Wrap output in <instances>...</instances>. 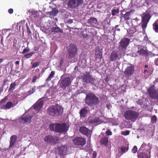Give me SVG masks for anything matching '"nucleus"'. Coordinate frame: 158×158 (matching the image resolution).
Masks as SVG:
<instances>
[{
	"mask_svg": "<svg viewBox=\"0 0 158 158\" xmlns=\"http://www.w3.org/2000/svg\"><path fill=\"white\" fill-rule=\"evenodd\" d=\"M86 139L81 137H76L73 141V143L76 145L83 146L86 143Z\"/></svg>",
	"mask_w": 158,
	"mask_h": 158,
	"instance_id": "11",
	"label": "nucleus"
},
{
	"mask_svg": "<svg viewBox=\"0 0 158 158\" xmlns=\"http://www.w3.org/2000/svg\"><path fill=\"white\" fill-rule=\"evenodd\" d=\"M130 40L127 38H124L121 40L118 46L119 50L121 52H124Z\"/></svg>",
	"mask_w": 158,
	"mask_h": 158,
	"instance_id": "8",
	"label": "nucleus"
},
{
	"mask_svg": "<svg viewBox=\"0 0 158 158\" xmlns=\"http://www.w3.org/2000/svg\"><path fill=\"white\" fill-rule=\"evenodd\" d=\"M52 30L54 32L57 33L60 32L61 33L63 32V31L58 27H53L52 28Z\"/></svg>",
	"mask_w": 158,
	"mask_h": 158,
	"instance_id": "31",
	"label": "nucleus"
},
{
	"mask_svg": "<svg viewBox=\"0 0 158 158\" xmlns=\"http://www.w3.org/2000/svg\"><path fill=\"white\" fill-rule=\"evenodd\" d=\"M134 72V66L131 65L125 69L124 73L126 77H129L133 74Z\"/></svg>",
	"mask_w": 158,
	"mask_h": 158,
	"instance_id": "13",
	"label": "nucleus"
},
{
	"mask_svg": "<svg viewBox=\"0 0 158 158\" xmlns=\"http://www.w3.org/2000/svg\"><path fill=\"white\" fill-rule=\"evenodd\" d=\"M29 17L32 20H34L39 15L38 12L34 10H29Z\"/></svg>",
	"mask_w": 158,
	"mask_h": 158,
	"instance_id": "20",
	"label": "nucleus"
},
{
	"mask_svg": "<svg viewBox=\"0 0 158 158\" xmlns=\"http://www.w3.org/2000/svg\"><path fill=\"white\" fill-rule=\"evenodd\" d=\"M85 102L88 106H92L98 104L99 99L98 97L93 93H88L85 99Z\"/></svg>",
	"mask_w": 158,
	"mask_h": 158,
	"instance_id": "2",
	"label": "nucleus"
},
{
	"mask_svg": "<svg viewBox=\"0 0 158 158\" xmlns=\"http://www.w3.org/2000/svg\"><path fill=\"white\" fill-rule=\"evenodd\" d=\"M34 54V53L33 52H31L28 53L24 55V57L26 58H29L31 57L33 54Z\"/></svg>",
	"mask_w": 158,
	"mask_h": 158,
	"instance_id": "33",
	"label": "nucleus"
},
{
	"mask_svg": "<svg viewBox=\"0 0 158 158\" xmlns=\"http://www.w3.org/2000/svg\"><path fill=\"white\" fill-rule=\"evenodd\" d=\"M119 55L118 52L116 51H113L111 53L110 56V60L111 61H115L119 59Z\"/></svg>",
	"mask_w": 158,
	"mask_h": 158,
	"instance_id": "21",
	"label": "nucleus"
},
{
	"mask_svg": "<svg viewBox=\"0 0 158 158\" xmlns=\"http://www.w3.org/2000/svg\"><path fill=\"white\" fill-rule=\"evenodd\" d=\"M128 147H125L124 146H122L121 147V149L122 152L125 153L128 150Z\"/></svg>",
	"mask_w": 158,
	"mask_h": 158,
	"instance_id": "37",
	"label": "nucleus"
},
{
	"mask_svg": "<svg viewBox=\"0 0 158 158\" xmlns=\"http://www.w3.org/2000/svg\"><path fill=\"white\" fill-rule=\"evenodd\" d=\"M82 81L87 84H93L94 83L95 79L89 74H85L83 76Z\"/></svg>",
	"mask_w": 158,
	"mask_h": 158,
	"instance_id": "14",
	"label": "nucleus"
},
{
	"mask_svg": "<svg viewBox=\"0 0 158 158\" xmlns=\"http://www.w3.org/2000/svg\"><path fill=\"white\" fill-rule=\"evenodd\" d=\"M102 53L100 51L99 48H97L95 50L94 57L96 61H98L99 62L101 60V59L102 58Z\"/></svg>",
	"mask_w": 158,
	"mask_h": 158,
	"instance_id": "19",
	"label": "nucleus"
},
{
	"mask_svg": "<svg viewBox=\"0 0 158 158\" xmlns=\"http://www.w3.org/2000/svg\"><path fill=\"white\" fill-rule=\"evenodd\" d=\"M44 101L43 98L39 99L34 104L33 106V108L38 111L40 110L43 107L44 104Z\"/></svg>",
	"mask_w": 158,
	"mask_h": 158,
	"instance_id": "16",
	"label": "nucleus"
},
{
	"mask_svg": "<svg viewBox=\"0 0 158 158\" xmlns=\"http://www.w3.org/2000/svg\"><path fill=\"white\" fill-rule=\"evenodd\" d=\"M3 59H0V64L3 62Z\"/></svg>",
	"mask_w": 158,
	"mask_h": 158,
	"instance_id": "60",
	"label": "nucleus"
},
{
	"mask_svg": "<svg viewBox=\"0 0 158 158\" xmlns=\"http://www.w3.org/2000/svg\"><path fill=\"white\" fill-rule=\"evenodd\" d=\"M8 99V97L7 96H6L4 98L2 99L0 102V106H2L1 105L2 103H3L7 100Z\"/></svg>",
	"mask_w": 158,
	"mask_h": 158,
	"instance_id": "39",
	"label": "nucleus"
},
{
	"mask_svg": "<svg viewBox=\"0 0 158 158\" xmlns=\"http://www.w3.org/2000/svg\"><path fill=\"white\" fill-rule=\"evenodd\" d=\"M148 65H145V68H148Z\"/></svg>",
	"mask_w": 158,
	"mask_h": 158,
	"instance_id": "62",
	"label": "nucleus"
},
{
	"mask_svg": "<svg viewBox=\"0 0 158 158\" xmlns=\"http://www.w3.org/2000/svg\"><path fill=\"white\" fill-rule=\"evenodd\" d=\"M157 0H152V1L153 2H154L155 3H156V2L157 1Z\"/></svg>",
	"mask_w": 158,
	"mask_h": 158,
	"instance_id": "61",
	"label": "nucleus"
},
{
	"mask_svg": "<svg viewBox=\"0 0 158 158\" xmlns=\"http://www.w3.org/2000/svg\"><path fill=\"white\" fill-rule=\"evenodd\" d=\"M8 12L10 14H12L13 12V10L12 9H10L8 10Z\"/></svg>",
	"mask_w": 158,
	"mask_h": 158,
	"instance_id": "50",
	"label": "nucleus"
},
{
	"mask_svg": "<svg viewBox=\"0 0 158 158\" xmlns=\"http://www.w3.org/2000/svg\"><path fill=\"white\" fill-rule=\"evenodd\" d=\"M100 119L98 117H96L91 120V122L92 123H97L100 121Z\"/></svg>",
	"mask_w": 158,
	"mask_h": 158,
	"instance_id": "35",
	"label": "nucleus"
},
{
	"mask_svg": "<svg viewBox=\"0 0 158 158\" xmlns=\"http://www.w3.org/2000/svg\"><path fill=\"white\" fill-rule=\"evenodd\" d=\"M57 149L60 155L63 156L67 154L68 149L66 146L62 145L58 147Z\"/></svg>",
	"mask_w": 158,
	"mask_h": 158,
	"instance_id": "17",
	"label": "nucleus"
},
{
	"mask_svg": "<svg viewBox=\"0 0 158 158\" xmlns=\"http://www.w3.org/2000/svg\"><path fill=\"white\" fill-rule=\"evenodd\" d=\"M60 87L63 89H65L71 84V79L69 77L63 78L60 81Z\"/></svg>",
	"mask_w": 158,
	"mask_h": 158,
	"instance_id": "12",
	"label": "nucleus"
},
{
	"mask_svg": "<svg viewBox=\"0 0 158 158\" xmlns=\"http://www.w3.org/2000/svg\"><path fill=\"white\" fill-rule=\"evenodd\" d=\"M97 156L96 152H94L93 154V158H95Z\"/></svg>",
	"mask_w": 158,
	"mask_h": 158,
	"instance_id": "52",
	"label": "nucleus"
},
{
	"mask_svg": "<svg viewBox=\"0 0 158 158\" xmlns=\"http://www.w3.org/2000/svg\"><path fill=\"white\" fill-rule=\"evenodd\" d=\"M118 25H116L115 26V29L117 31H120V28H118Z\"/></svg>",
	"mask_w": 158,
	"mask_h": 158,
	"instance_id": "51",
	"label": "nucleus"
},
{
	"mask_svg": "<svg viewBox=\"0 0 158 158\" xmlns=\"http://www.w3.org/2000/svg\"><path fill=\"white\" fill-rule=\"evenodd\" d=\"M36 71H39V69H36Z\"/></svg>",
	"mask_w": 158,
	"mask_h": 158,
	"instance_id": "63",
	"label": "nucleus"
},
{
	"mask_svg": "<svg viewBox=\"0 0 158 158\" xmlns=\"http://www.w3.org/2000/svg\"><path fill=\"white\" fill-rule=\"evenodd\" d=\"M50 129L52 131L58 133H63L67 131L68 129L65 123H51L49 125Z\"/></svg>",
	"mask_w": 158,
	"mask_h": 158,
	"instance_id": "3",
	"label": "nucleus"
},
{
	"mask_svg": "<svg viewBox=\"0 0 158 158\" xmlns=\"http://www.w3.org/2000/svg\"><path fill=\"white\" fill-rule=\"evenodd\" d=\"M1 43L2 45L3 46V47L4 46V44L3 43V38L2 37V38L1 40Z\"/></svg>",
	"mask_w": 158,
	"mask_h": 158,
	"instance_id": "53",
	"label": "nucleus"
},
{
	"mask_svg": "<svg viewBox=\"0 0 158 158\" xmlns=\"http://www.w3.org/2000/svg\"><path fill=\"white\" fill-rule=\"evenodd\" d=\"M87 107L85 106L83 108H82L79 112L80 117L84 118L85 117L88 113Z\"/></svg>",
	"mask_w": 158,
	"mask_h": 158,
	"instance_id": "24",
	"label": "nucleus"
},
{
	"mask_svg": "<svg viewBox=\"0 0 158 158\" xmlns=\"http://www.w3.org/2000/svg\"><path fill=\"white\" fill-rule=\"evenodd\" d=\"M104 80H105V81H106V82H108L109 81V79H108V76H107L105 78V79H104Z\"/></svg>",
	"mask_w": 158,
	"mask_h": 158,
	"instance_id": "57",
	"label": "nucleus"
},
{
	"mask_svg": "<svg viewBox=\"0 0 158 158\" xmlns=\"http://www.w3.org/2000/svg\"><path fill=\"white\" fill-rule=\"evenodd\" d=\"M157 61H156V65H158V64H156V63H157Z\"/></svg>",
	"mask_w": 158,
	"mask_h": 158,
	"instance_id": "64",
	"label": "nucleus"
},
{
	"mask_svg": "<svg viewBox=\"0 0 158 158\" xmlns=\"http://www.w3.org/2000/svg\"><path fill=\"white\" fill-rule=\"evenodd\" d=\"M63 60L64 59L63 58H61L60 59V63H59V65L60 66H61L62 65L63 63Z\"/></svg>",
	"mask_w": 158,
	"mask_h": 158,
	"instance_id": "48",
	"label": "nucleus"
},
{
	"mask_svg": "<svg viewBox=\"0 0 158 158\" xmlns=\"http://www.w3.org/2000/svg\"><path fill=\"white\" fill-rule=\"evenodd\" d=\"M138 158H143V156L142 154H139L138 155Z\"/></svg>",
	"mask_w": 158,
	"mask_h": 158,
	"instance_id": "56",
	"label": "nucleus"
},
{
	"mask_svg": "<svg viewBox=\"0 0 158 158\" xmlns=\"http://www.w3.org/2000/svg\"><path fill=\"white\" fill-rule=\"evenodd\" d=\"M40 62H35L33 63H32L31 62V65H32V66L31 67V68H35L36 67L38 66L40 64Z\"/></svg>",
	"mask_w": 158,
	"mask_h": 158,
	"instance_id": "36",
	"label": "nucleus"
},
{
	"mask_svg": "<svg viewBox=\"0 0 158 158\" xmlns=\"http://www.w3.org/2000/svg\"><path fill=\"white\" fill-rule=\"evenodd\" d=\"M35 86H34L33 87H32L31 89L27 92L28 95H30L33 93L34 92H35Z\"/></svg>",
	"mask_w": 158,
	"mask_h": 158,
	"instance_id": "32",
	"label": "nucleus"
},
{
	"mask_svg": "<svg viewBox=\"0 0 158 158\" xmlns=\"http://www.w3.org/2000/svg\"><path fill=\"white\" fill-rule=\"evenodd\" d=\"M157 117L156 115L153 116L151 118V122L152 123H155L156 122Z\"/></svg>",
	"mask_w": 158,
	"mask_h": 158,
	"instance_id": "40",
	"label": "nucleus"
},
{
	"mask_svg": "<svg viewBox=\"0 0 158 158\" xmlns=\"http://www.w3.org/2000/svg\"><path fill=\"white\" fill-rule=\"evenodd\" d=\"M106 134L107 135H112V132L109 129L106 131Z\"/></svg>",
	"mask_w": 158,
	"mask_h": 158,
	"instance_id": "44",
	"label": "nucleus"
},
{
	"mask_svg": "<svg viewBox=\"0 0 158 158\" xmlns=\"http://www.w3.org/2000/svg\"><path fill=\"white\" fill-rule=\"evenodd\" d=\"M55 72L54 71H52L51 72L50 74L49 75L48 77L46 80V81L47 82H48L49 81L51 80L52 78L53 77L55 74Z\"/></svg>",
	"mask_w": 158,
	"mask_h": 158,
	"instance_id": "30",
	"label": "nucleus"
},
{
	"mask_svg": "<svg viewBox=\"0 0 158 158\" xmlns=\"http://www.w3.org/2000/svg\"><path fill=\"white\" fill-rule=\"evenodd\" d=\"M30 50L29 48H24L23 50V51L22 52V53L23 54H24L27 52H28Z\"/></svg>",
	"mask_w": 158,
	"mask_h": 158,
	"instance_id": "42",
	"label": "nucleus"
},
{
	"mask_svg": "<svg viewBox=\"0 0 158 158\" xmlns=\"http://www.w3.org/2000/svg\"><path fill=\"white\" fill-rule=\"evenodd\" d=\"M11 102H8L5 105L1 106V108L4 110L10 109L12 107H13L15 106Z\"/></svg>",
	"mask_w": 158,
	"mask_h": 158,
	"instance_id": "22",
	"label": "nucleus"
},
{
	"mask_svg": "<svg viewBox=\"0 0 158 158\" xmlns=\"http://www.w3.org/2000/svg\"><path fill=\"white\" fill-rule=\"evenodd\" d=\"M82 35L83 38L86 39L89 36V34H83Z\"/></svg>",
	"mask_w": 158,
	"mask_h": 158,
	"instance_id": "46",
	"label": "nucleus"
},
{
	"mask_svg": "<svg viewBox=\"0 0 158 158\" xmlns=\"http://www.w3.org/2000/svg\"><path fill=\"white\" fill-rule=\"evenodd\" d=\"M136 32V29L135 28H132L131 29H129L127 31L129 36H133L134 34Z\"/></svg>",
	"mask_w": 158,
	"mask_h": 158,
	"instance_id": "27",
	"label": "nucleus"
},
{
	"mask_svg": "<svg viewBox=\"0 0 158 158\" xmlns=\"http://www.w3.org/2000/svg\"><path fill=\"white\" fill-rule=\"evenodd\" d=\"M116 10L115 9H113L111 10V14L113 16H114L116 14Z\"/></svg>",
	"mask_w": 158,
	"mask_h": 158,
	"instance_id": "45",
	"label": "nucleus"
},
{
	"mask_svg": "<svg viewBox=\"0 0 158 158\" xmlns=\"http://www.w3.org/2000/svg\"><path fill=\"white\" fill-rule=\"evenodd\" d=\"M80 132L82 134L88 136L89 135H91V132L90 130L87 128L85 126L81 127L79 129Z\"/></svg>",
	"mask_w": 158,
	"mask_h": 158,
	"instance_id": "18",
	"label": "nucleus"
},
{
	"mask_svg": "<svg viewBox=\"0 0 158 158\" xmlns=\"http://www.w3.org/2000/svg\"><path fill=\"white\" fill-rule=\"evenodd\" d=\"M137 53H138L140 55H147L148 53L144 50L143 49H141L140 50H138L137 52Z\"/></svg>",
	"mask_w": 158,
	"mask_h": 158,
	"instance_id": "29",
	"label": "nucleus"
},
{
	"mask_svg": "<svg viewBox=\"0 0 158 158\" xmlns=\"http://www.w3.org/2000/svg\"><path fill=\"white\" fill-rule=\"evenodd\" d=\"M77 48L76 45L73 44H70L67 50L68 57L71 59L74 57L77 53Z\"/></svg>",
	"mask_w": 158,
	"mask_h": 158,
	"instance_id": "6",
	"label": "nucleus"
},
{
	"mask_svg": "<svg viewBox=\"0 0 158 158\" xmlns=\"http://www.w3.org/2000/svg\"><path fill=\"white\" fill-rule=\"evenodd\" d=\"M44 140L46 143L51 145H54L59 143L60 139L55 135H48L44 137Z\"/></svg>",
	"mask_w": 158,
	"mask_h": 158,
	"instance_id": "5",
	"label": "nucleus"
},
{
	"mask_svg": "<svg viewBox=\"0 0 158 158\" xmlns=\"http://www.w3.org/2000/svg\"><path fill=\"white\" fill-rule=\"evenodd\" d=\"M110 106H111L110 104H107L106 105V108L109 109L110 108Z\"/></svg>",
	"mask_w": 158,
	"mask_h": 158,
	"instance_id": "54",
	"label": "nucleus"
},
{
	"mask_svg": "<svg viewBox=\"0 0 158 158\" xmlns=\"http://www.w3.org/2000/svg\"><path fill=\"white\" fill-rule=\"evenodd\" d=\"M37 78V76H35L32 79V82L34 83L36 81Z\"/></svg>",
	"mask_w": 158,
	"mask_h": 158,
	"instance_id": "49",
	"label": "nucleus"
},
{
	"mask_svg": "<svg viewBox=\"0 0 158 158\" xmlns=\"http://www.w3.org/2000/svg\"><path fill=\"white\" fill-rule=\"evenodd\" d=\"M26 24H27V23ZM27 31L28 32V33L29 34H31V31L30 30V29L27 25Z\"/></svg>",
	"mask_w": 158,
	"mask_h": 158,
	"instance_id": "47",
	"label": "nucleus"
},
{
	"mask_svg": "<svg viewBox=\"0 0 158 158\" xmlns=\"http://www.w3.org/2000/svg\"><path fill=\"white\" fill-rule=\"evenodd\" d=\"M15 85L16 84L15 82L11 83L10 85V87L9 89V91H13L15 89Z\"/></svg>",
	"mask_w": 158,
	"mask_h": 158,
	"instance_id": "34",
	"label": "nucleus"
},
{
	"mask_svg": "<svg viewBox=\"0 0 158 158\" xmlns=\"http://www.w3.org/2000/svg\"><path fill=\"white\" fill-rule=\"evenodd\" d=\"M130 11L126 12L124 15H123V16H122V17H123L125 20L127 21L130 19Z\"/></svg>",
	"mask_w": 158,
	"mask_h": 158,
	"instance_id": "28",
	"label": "nucleus"
},
{
	"mask_svg": "<svg viewBox=\"0 0 158 158\" xmlns=\"http://www.w3.org/2000/svg\"><path fill=\"white\" fill-rule=\"evenodd\" d=\"M17 137L15 135H13L10 138L9 148L13 147L17 142Z\"/></svg>",
	"mask_w": 158,
	"mask_h": 158,
	"instance_id": "23",
	"label": "nucleus"
},
{
	"mask_svg": "<svg viewBox=\"0 0 158 158\" xmlns=\"http://www.w3.org/2000/svg\"><path fill=\"white\" fill-rule=\"evenodd\" d=\"M116 10V13L118 14L119 13V10L118 9H117Z\"/></svg>",
	"mask_w": 158,
	"mask_h": 158,
	"instance_id": "59",
	"label": "nucleus"
},
{
	"mask_svg": "<svg viewBox=\"0 0 158 158\" xmlns=\"http://www.w3.org/2000/svg\"><path fill=\"white\" fill-rule=\"evenodd\" d=\"M33 116L30 114L26 115L25 116H23L19 118V121L21 123H29L31 122V119Z\"/></svg>",
	"mask_w": 158,
	"mask_h": 158,
	"instance_id": "15",
	"label": "nucleus"
},
{
	"mask_svg": "<svg viewBox=\"0 0 158 158\" xmlns=\"http://www.w3.org/2000/svg\"><path fill=\"white\" fill-rule=\"evenodd\" d=\"M83 0H69L67 3L68 7L69 10L78 7L79 5L82 3Z\"/></svg>",
	"mask_w": 158,
	"mask_h": 158,
	"instance_id": "9",
	"label": "nucleus"
},
{
	"mask_svg": "<svg viewBox=\"0 0 158 158\" xmlns=\"http://www.w3.org/2000/svg\"><path fill=\"white\" fill-rule=\"evenodd\" d=\"M68 23L69 24H71L73 23V19H70L68 20Z\"/></svg>",
	"mask_w": 158,
	"mask_h": 158,
	"instance_id": "55",
	"label": "nucleus"
},
{
	"mask_svg": "<svg viewBox=\"0 0 158 158\" xmlns=\"http://www.w3.org/2000/svg\"><path fill=\"white\" fill-rule=\"evenodd\" d=\"M15 63L16 65H19V61L18 60L16 61Z\"/></svg>",
	"mask_w": 158,
	"mask_h": 158,
	"instance_id": "58",
	"label": "nucleus"
},
{
	"mask_svg": "<svg viewBox=\"0 0 158 158\" xmlns=\"http://www.w3.org/2000/svg\"><path fill=\"white\" fill-rule=\"evenodd\" d=\"M153 28L156 32H157L158 30V24H157L156 22L153 24Z\"/></svg>",
	"mask_w": 158,
	"mask_h": 158,
	"instance_id": "38",
	"label": "nucleus"
},
{
	"mask_svg": "<svg viewBox=\"0 0 158 158\" xmlns=\"http://www.w3.org/2000/svg\"><path fill=\"white\" fill-rule=\"evenodd\" d=\"M63 111V107L58 104L52 105L49 107L47 110V112L49 115L55 117L61 115Z\"/></svg>",
	"mask_w": 158,
	"mask_h": 158,
	"instance_id": "1",
	"label": "nucleus"
},
{
	"mask_svg": "<svg viewBox=\"0 0 158 158\" xmlns=\"http://www.w3.org/2000/svg\"><path fill=\"white\" fill-rule=\"evenodd\" d=\"M150 18L151 16L148 13L145 14L142 16L141 25L143 30L146 27L148 23Z\"/></svg>",
	"mask_w": 158,
	"mask_h": 158,
	"instance_id": "10",
	"label": "nucleus"
},
{
	"mask_svg": "<svg viewBox=\"0 0 158 158\" xmlns=\"http://www.w3.org/2000/svg\"><path fill=\"white\" fill-rule=\"evenodd\" d=\"M100 143L101 144L106 146L108 143V137L104 136L102 137L100 140Z\"/></svg>",
	"mask_w": 158,
	"mask_h": 158,
	"instance_id": "25",
	"label": "nucleus"
},
{
	"mask_svg": "<svg viewBox=\"0 0 158 158\" xmlns=\"http://www.w3.org/2000/svg\"><path fill=\"white\" fill-rule=\"evenodd\" d=\"M137 151V148L136 146H134L132 148L131 151L132 152L135 153Z\"/></svg>",
	"mask_w": 158,
	"mask_h": 158,
	"instance_id": "41",
	"label": "nucleus"
},
{
	"mask_svg": "<svg viewBox=\"0 0 158 158\" xmlns=\"http://www.w3.org/2000/svg\"><path fill=\"white\" fill-rule=\"evenodd\" d=\"M130 133V131L129 130L125 131H123L122 133V134L124 135H128Z\"/></svg>",
	"mask_w": 158,
	"mask_h": 158,
	"instance_id": "43",
	"label": "nucleus"
},
{
	"mask_svg": "<svg viewBox=\"0 0 158 158\" xmlns=\"http://www.w3.org/2000/svg\"><path fill=\"white\" fill-rule=\"evenodd\" d=\"M139 116V113L138 112L131 110L126 111L124 114V117L126 119L133 121H135Z\"/></svg>",
	"mask_w": 158,
	"mask_h": 158,
	"instance_id": "4",
	"label": "nucleus"
},
{
	"mask_svg": "<svg viewBox=\"0 0 158 158\" xmlns=\"http://www.w3.org/2000/svg\"><path fill=\"white\" fill-rule=\"evenodd\" d=\"M148 95L150 98L154 99L158 98V89H156L154 85L151 86L148 89Z\"/></svg>",
	"mask_w": 158,
	"mask_h": 158,
	"instance_id": "7",
	"label": "nucleus"
},
{
	"mask_svg": "<svg viewBox=\"0 0 158 158\" xmlns=\"http://www.w3.org/2000/svg\"><path fill=\"white\" fill-rule=\"evenodd\" d=\"M97 23V19L94 17H91L88 20V23L91 25H94Z\"/></svg>",
	"mask_w": 158,
	"mask_h": 158,
	"instance_id": "26",
	"label": "nucleus"
}]
</instances>
